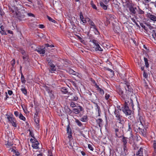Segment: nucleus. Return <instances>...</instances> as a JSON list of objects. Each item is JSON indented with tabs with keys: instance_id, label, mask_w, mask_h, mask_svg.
I'll return each instance as SVG.
<instances>
[{
	"instance_id": "obj_24",
	"label": "nucleus",
	"mask_w": 156,
	"mask_h": 156,
	"mask_svg": "<svg viewBox=\"0 0 156 156\" xmlns=\"http://www.w3.org/2000/svg\"><path fill=\"white\" fill-rule=\"evenodd\" d=\"M131 14H135L136 13V8H134L133 5H132L130 8L129 9Z\"/></svg>"
},
{
	"instance_id": "obj_5",
	"label": "nucleus",
	"mask_w": 156,
	"mask_h": 156,
	"mask_svg": "<svg viewBox=\"0 0 156 156\" xmlns=\"http://www.w3.org/2000/svg\"><path fill=\"white\" fill-rule=\"evenodd\" d=\"M115 136L119 138H121L123 134V131L120 130L119 127L116 125L114 126Z\"/></svg>"
},
{
	"instance_id": "obj_33",
	"label": "nucleus",
	"mask_w": 156,
	"mask_h": 156,
	"mask_svg": "<svg viewBox=\"0 0 156 156\" xmlns=\"http://www.w3.org/2000/svg\"><path fill=\"white\" fill-rule=\"evenodd\" d=\"M132 5V4L130 2H126L125 3V6L128 8L129 9L130 8Z\"/></svg>"
},
{
	"instance_id": "obj_18",
	"label": "nucleus",
	"mask_w": 156,
	"mask_h": 156,
	"mask_svg": "<svg viewBox=\"0 0 156 156\" xmlns=\"http://www.w3.org/2000/svg\"><path fill=\"white\" fill-rule=\"evenodd\" d=\"M5 115L7 117V119L8 122L10 123H11L13 121H16V119L13 117L12 115H9L6 114Z\"/></svg>"
},
{
	"instance_id": "obj_34",
	"label": "nucleus",
	"mask_w": 156,
	"mask_h": 156,
	"mask_svg": "<svg viewBox=\"0 0 156 156\" xmlns=\"http://www.w3.org/2000/svg\"><path fill=\"white\" fill-rule=\"evenodd\" d=\"M61 91L64 94H66L68 93L67 89L65 87H63L61 88Z\"/></svg>"
},
{
	"instance_id": "obj_59",
	"label": "nucleus",
	"mask_w": 156,
	"mask_h": 156,
	"mask_svg": "<svg viewBox=\"0 0 156 156\" xmlns=\"http://www.w3.org/2000/svg\"><path fill=\"white\" fill-rule=\"evenodd\" d=\"M20 50L23 55H24L25 54V51L22 48H20Z\"/></svg>"
},
{
	"instance_id": "obj_23",
	"label": "nucleus",
	"mask_w": 156,
	"mask_h": 156,
	"mask_svg": "<svg viewBox=\"0 0 156 156\" xmlns=\"http://www.w3.org/2000/svg\"><path fill=\"white\" fill-rule=\"evenodd\" d=\"M39 144V143H38L37 140L36 141H34V142L32 144V147L34 149H37L39 148V147L38 146Z\"/></svg>"
},
{
	"instance_id": "obj_19",
	"label": "nucleus",
	"mask_w": 156,
	"mask_h": 156,
	"mask_svg": "<svg viewBox=\"0 0 156 156\" xmlns=\"http://www.w3.org/2000/svg\"><path fill=\"white\" fill-rule=\"evenodd\" d=\"M96 122L100 127H101L103 126V120L101 118H99L96 120Z\"/></svg>"
},
{
	"instance_id": "obj_27",
	"label": "nucleus",
	"mask_w": 156,
	"mask_h": 156,
	"mask_svg": "<svg viewBox=\"0 0 156 156\" xmlns=\"http://www.w3.org/2000/svg\"><path fill=\"white\" fill-rule=\"evenodd\" d=\"M87 35L88 37V38L90 40V42H91L93 43L92 41H93V40H96L94 39V37H93L92 35L91 34H89V32L87 33Z\"/></svg>"
},
{
	"instance_id": "obj_40",
	"label": "nucleus",
	"mask_w": 156,
	"mask_h": 156,
	"mask_svg": "<svg viewBox=\"0 0 156 156\" xmlns=\"http://www.w3.org/2000/svg\"><path fill=\"white\" fill-rule=\"evenodd\" d=\"M19 118L23 121L26 120V118L23 115V114L20 113L19 116Z\"/></svg>"
},
{
	"instance_id": "obj_62",
	"label": "nucleus",
	"mask_w": 156,
	"mask_h": 156,
	"mask_svg": "<svg viewBox=\"0 0 156 156\" xmlns=\"http://www.w3.org/2000/svg\"><path fill=\"white\" fill-rule=\"evenodd\" d=\"M69 71L70 73L73 74H75V72L72 69H69Z\"/></svg>"
},
{
	"instance_id": "obj_4",
	"label": "nucleus",
	"mask_w": 156,
	"mask_h": 156,
	"mask_svg": "<svg viewBox=\"0 0 156 156\" xmlns=\"http://www.w3.org/2000/svg\"><path fill=\"white\" fill-rule=\"evenodd\" d=\"M125 103L123 106H126L128 107L129 108H132L134 110V105L133 103V100L131 98H129L126 100H124Z\"/></svg>"
},
{
	"instance_id": "obj_22",
	"label": "nucleus",
	"mask_w": 156,
	"mask_h": 156,
	"mask_svg": "<svg viewBox=\"0 0 156 156\" xmlns=\"http://www.w3.org/2000/svg\"><path fill=\"white\" fill-rule=\"evenodd\" d=\"M92 102L96 105V108L95 109L96 111H98V116H100L101 110L100 107L98 105L97 103H95V102H93L92 101Z\"/></svg>"
},
{
	"instance_id": "obj_35",
	"label": "nucleus",
	"mask_w": 156,
	"mask_h": 156,
	"mask_svg": "<svg viewBox=\"0 0 156 156\" xmlns=\"http://www.w3.org/2000/svg\"><path fill=\"white\" fill-rule=\"evenodd\" d=\"M21 80L22 83L24 84L25 83L26 81L24 76L23 74H22V75H21Z\"/></svg>"
},
{
	"instance_id": "obj_26",
	"label": "nucleus",
	"mask_w": 156,
	"mask_h": 156,
	"mask_svg": "<svg viewBox=\"0 0 156 156\" xmlns=\"http://www.w3.org/2000/svg\"><path fill=\"white\" fill-rule=\"evenodd\" d=\"M21 87V90L25 95H27V90L26 89L25 87L23 85H22Z\"/></svg>"
},
{
	"instance_id": "obj_46",
	"label": "nucleus",
	"mask_w": 156,
	"mask_h": 156,
	"mask_svg": "<svg viewBox=\"0 0 156 156\" xmlns=\"http://www.w3.org/2000/svg\"><path fill=\"white\" fill-rule=\"evenodd\" d=\"M45 46L47 50L48 47H50L51 48L54 47V46L53 44L49 45L48 44H45Z\"/></svg>"
},
{
	"instance_id": "obj_44",
	"label": "nucleus",
	"mask_w": 156,
	"mask_h": 156,
	"mask_svg": "<svg viewBox=\"0 0 156 156\" xmlns=\"http://www.w3.org/2000/svg\"><path fill=\"white\" fill-rule=\"evenodd\" d=\"M76 36L77 37L78 39L81 43H83L85 42L84 41L83 39L79 36L77 35H76Z\"/></svg>"
},
{
	"instance_id": "obj_43",
	"label": "nucleus",
	"mask_w": 156,
	"mask_h": 156,
	"mask_svg": "<svg viewBox=\"0 0 156 156\" xmlns=\"http://www.w3.org/2000/svg\"><path fill=\"white\" fill-rule=\"evenodd\" d=\"M87 22H88L90 26H91V25H93L94 24V22L89 18H87Z\"/></svg>"
},
{
	"instance_id": "obj_8",
	"label": "nucleus",
	"mask_w": 156,
	"mask_h": 156,
	"mask_svg": "<svg viewBox=\"0 0 156 156\" xmlns=\"http://www.w3.org/2000/svg\"><path fill=\"white\" fill-rule=\"evenodd\" d=\"M46 84L48 85H51L50 84H44L43 85V87H44L46 90L48 92L49 96L51 98L52 97L54 96V94L53 93L52 90L51 89V88L49 87H48L46 86Z\"/></svg>"
},
{
	"instance_id": "obj_47",
	"label": "nucleus",
	"mask_w": 156,
	"mask_h": 156,
	"mask_svg": "<svg viewBox=\"0 0 156 156\" xmlns=\"http://www.w3.org/2000/svg\"><path fill=\"white\" fill-rule=\"evenodd\" d=\"M90 4L92 6V7L95 9H97V8L96 5L94 4L93 3V1H91L90 2Z\"/></svg>"
},
{
	"instance_id": "obj_56",
	"label": "nucleus",
	"mask_w": 156,
	"mask_h": 156,
	"mask_svg": "<svg viewBox=\"0 0 156 156\" xmlns=\"http://www.w3.org/2000/svg\"><path fill=\"white\" fill-rule=\"evenodd\" d=\"M23 59H28V56L27 55L25 54L23 56Z\"/></svg>"
},
{
	"instance_id": "obj_25",
	"label": "nucleus",
	"mask_w": 156,
	"mask_h": 156,
	"mask_svg": "<svg viewBox=\"0 0 156 156\" xmlns=\"http://www.w3.org/2000/svg\"><path fill=\"white\" fill-rule=\"evenodd\" d=\"M100 5L101 7L104 9L106 10L107 9L108 5L104 4L103 2H102L101 1L100 2Z\"/></svg>"
},
{
	"instance_id": "obj_32",
	"label": "nucleus",
	"mask_w": 156,
	"mask_h": 156,
	"mask_svg": "<svg viewBox=\"0 0 156 156\" xmlns=\"http://www.w3.org/2000/svg\"><path fill=\"white\" fill-rule=\"evenodd\" d=\"M152 147L154 148V153L156 154V140L153 141Z\"/></svg>"
},
{
	"instance_id": "obj_20",
	"label": "nucleus",
	"mask_w": 156,
	"mask_h": 156,
	"mask_svg": "<svg viewBox=\"0 0 156 156\" xmlns=\"http://www.w3.org/2000/svg\"><path fill=\"white\" fill-rule=\"evenodd\" d=\"M121 138H122V139L121 140L122 142L123 143V145H127L128 138L127 137H125L124 136V135Z\"/></svg>"
},
{
	"instance_id": "obj_21",
	"label": "nucleus",
	"mask_w": 156,
	"mask_h": 156,
	"mask_svg": "<svg viewBox=\"0 0 156 156\" xmlns=\"http://www.w3.org/2000/svg\"><path fill=\"white\" fill-rule=\"evenodd\" d=\"M56 68L54 65H53L50 66L49 71L51 73H54L55 71H56Z\"/></svg>"
},
{
	"instance_id": "obj_37",
	"label": "nucleus",
	"mask_w": 156,
	"mask_h": 156,
	"mask_svg": "<svg viewBox=\"0 0 156 156\" xmlns=\"http://www.w3.org/2000/svg\"><path fill=\"white\" fill-rule=\"evenodd\" d=\"M116 118L117 120L119 121V123L122 124L124 121L122 119V116L120 115Z\"/></svg>"
},
{
	"instance_id": "obj_31",
	"label": "nucleus",
	"mask_w": 156,
	"mask_h": 156,
	"mask_svg": "<svg viewBox=\"0 0 156 156\" xmlns=\"http://www.w3.org/2000/svg\"><path fill=\"white\" fill-rule=\"evenodd\" d=\"M34 120L37 124H38L39 122V118L38 116H34Z\"/></svg>"
},
{
	"instance_id": "obj_38",
	"label": "nucleus",
	"mask_w": 156,
	"mask_h": 156,
	"mask_svg": "<svg viewBox=\"0 0 156 156\" xmlns=\"http://www.w3.org/2000/svg\"><path fill=\"white\" fill-rule=\"evenodd\" d=\"M140 26L146 31H148V29L147 27H146L144 25V23H140Z\"/></svg>"
},
{
	"instance_id": "obj_9",
	"label": "nucleus",
	"mask_w": 156,
	"mask_h": 156,
	"mask_svg": "<svg viewBox=\"0 0 156 156\" xmlns=\"http://www.w3.org/2000/svg\"><path fill=\"white\" fill-rule=\"evenodd\" d=\"M126 90V93L129 95H132L133 92V89L130 85H127L124 86Z\"/></svg>"
},
{
	"instance_id": "obj_48",
	"label": "nucleus",
	"mask_w": 156,
	"mask_h": 156,
	"mask_svg": "<svg viewBox=\"0 0 156 156\" xmlns=\"http://www.w3.org/2000/svg\"><path fill=\"white\" fill-rule=\"evenodd\" d=\"M152 34L153 37L155 39L156 38V30H153L152 31Z\"/></svg>"
},
{
	"instance_id": "obj_17",
	"label": "nucleus",
	"mask_w": 156,
	"mask_h": 156,
	"mask_svg": "<svg viewBox=\"0 0 156 156\" xmlns=\"http://www.w3.org/2000/svg\"><path fill=\"white\" fill-rule=\"evenodd\" d=\"M136 156H143V148L141 147L136 152Z\"/></svg>"
},
{
	"instance_id": "obj_51",
	"label": "nucleus",
	"mask_w": 156,
	"mask_h": 156,
	"mask_svg": "<svg viewBox=\"0 0 156 156\" xmlns=\"http://www.w3.org/2000/svg\"><path fill=\"white\" fill-rule=\"evenodd\" d=\"M105 69L106 70L110 71L111 73V74L112 75V76L114 75V72L112 70L110 69H109L108 68H105Z\"/></svg>"
},
{
	"instance_id": "obj_36",
	"label": "nucleus",
	"mask_w": 156,
	"mask_h": 156,
	"mask_svg": "<svg viewBox=\"0 0 156 156\" xmlns=\"http://www.w3.org/2000/svg\"><path fill=\"white\" fill-rule=\"evenodd\" d=\"M144 61L145 62V66L147 68L149 67V65L147 59V58L144 57Z\"/></svg>"
},
{
	"instance_id": "obj_14",
	"label": "nucleus",
	"mask_w": 156,
	"mask_h": 156,
	"mask_svg": "<svg viewBox=\"0 0 156 156\" xmlns=\"http://www.w3.org/2000/svg\"><path fill=\"white\" fill-rule=\"evenodd\" d=\"M139 120H140V124H141L143 126H147L146 125V123H145V121L144 120V117L141 115H139Z\"/></svg>"
},
{
	"instance_id": "obj_42",
	"label": "nucleus",
	"mask_w": 156,
	"mask_h": 156,
	"mask_svg": "<svg viewBox=\"0 0 156 156\" xmlns=\"http://www.w3.org/2000/svg\"><path fill=\"white\" fill-rule=\"evenodd\" d=\"M75 122L79 126L81 127L83 125L82 123L78 119H75Z\"/></svg>"
},
{
	"instance_id": "obj_39",
	"label": "nucleus",
	"mask_w": 156,
	"mask_h": 156,
	"mask_svg": "<svg viewBox=\"0 0 156 156\" xmlns=\"http://www.w3.org/2000/svg\"><path fill=\"white\" fill-rule=\"evenodd\" d=\"M114 114L116 118L120 116L119 110L116 109H115L114 111Z\"/></svg>"
},
{
	"instance_id": "obj_7",
	"label": "nucleus",
	"mask_w": 156,
	"mask_h": 156,
	"mask_svg": "<svg viewBox=\"0 0 156 156\" xmlns=\"http://www.w3.org/2000/svg\"><path fill=\"white\" fill-rule=\"evenodd\" d=\"M93 43L94 45V47L95 48V51H103L102 48H101L99 45L100 43L97 40H93Z\"/></svg>"
},
{
	"instance_id": "obj_53",
	"label": "nucleus",
	"mask_w": 156,
	"mask_h": 156,
	"mask_svg": "<svg viewBox=\"0 0 156 156\" xmlns=\"http://www.w3.org/2000/svg\"><path fill=\"white\" fill-rule=\"evenodd\" d=\"M0 33L2 35H6L7 34L6 33V32L4 30H0Z\"/></svg>"
},
{
	"instance_id": "obj_16",
	"label": "nucleus",
	"mask_w": 156,
	"mask_h": 156,
	"mask_svg": "<svg viewBox=\"0 0 156 156\" xmlns=\"http://www.w3.org/2000/svg\"><path fill=\"white\" fill-rule=\"evenodd\" d=\"M148 17L154 23L156 21V16L155 15L149 13L148 14Z\"/></svg>"
},
{
	"instance_id": "obj_63",
	"label": "nucleus",
	"mask_w": 156,
	"mask_h": 156,
	"mask_svg": "<svg viewBox=\"0 0 156 156\" xmlns=\"http://www.w3.org/2000/svg\"><path fill=\"white\" fill-rule=\"evenodd\" d=\"M48 156H53L52 151L51 150H49L48 151Z\"/></svg>"
},
{
	"instance_id": "obj_30",
	"label": "nucleus",
	"mask_w": 156,
	"mask_h": 156,
	"mask_svg": "<svg viewBox=\"0 0 156 156\" xmlns=\"http://www.w3.org/2000/svg\"><path fill=\"white\" fill-rule=\"evenodd\" d=\"M47 62H48V64L49 66H50L53 65H54L53 63V61L50 58H47Z\"/></svg>"
},
{
	"instance_id": "obj_11",
	"label": "nucleus",
	"mask_w": 156,
	"mask_h": 156,
	"mask_svg": "<svg viewBox=\"0 0 156 156\" xmlns=\"http://www.w3.org/2000/svg\"><path fill=\"white\" fill-rule=\"evenodd\" d=\"M73 111L74 113L78 114L80 112L84 111V109L82 106H77L76 108H73Z\"/></svg>"
},
{
	"instance_id": "obj_41",
	"label": "nucleus",
	"mask_w": 156,
	"mask_h": 156,
	"mask_svg": "<svg viewBox=\"0 0 156 156\" xmlns=\"http://www.w3.org/2000/svg\"><path fill=\"white\" fill-rule=\"evenodd\" d=\"M129 138L130 139L133 140L134 139V136L133 134V132L132 131H129Z\"/></svg>"
},
{
	"instance_id": "obj_3",
	"label": "nucleus",
	"mask_w": 156,
	"mask_h": 156,
	"mask_svg": "<svg viewBox=\"0 0 156 156\" xmlns=\"http://www.w3.org/2000/svg\"><path fill=\"white\" fill-rule=\"evenodd\" d=\"M117 92L120 97L124 100L128 99L129 96V95L126 93L124 94V91L120 88H118Z\"/></svg>"
},
{
	"instance_id": "obj_64",
	"label": "nucleus",
	"mask_w": 156,
	"mask_h": 156,
	"mask_svg": "<svg viewBox=\"0 0 156 156\" xmlns=\"http://www.w3.org/2000/svg\"><path fill=\"white\" fill-rule=\"evenodd\" d=\"M88 148L91 151H93L94 150V148L92 147V146L90 144H88Z\"/></svg>"
},
{
	"instance_id": "obj_54",
	"label": "nucleus",
	"mask_w": 156,
	"mask_h": 156,
	"mask_svg": "<svg viewBox=\"0 0 156 156\" xmlns=\"http://www.w3.org/2000/svg\"><path fill=\"white\" fill-rule=\"evenodd\" d=\"M16 121H13L11 123H10L12 125V126L14 127H16L17 126L16 124Z\"/></svg>"
},
{
	"instance_id": "obj_28",
	"label": "nucleus",
	"mask_w": 156,
	"mask_h": 156,
	"mask_svg": "<svg viewBox=\"0 0 156 156\" xmlns=\"http://www.w3.org/2000/svg\"><path fill=\"white\" fill-rule=\"evenodd\" d=\"M80 120L83 122H86L88 121V117L87 115H85L81 118L80 119Z\"/></svg>"
},
{
	"instance_id": "obj_15",
	"label": "nucleus",
	"mask_w": 156,
	"mask_h": 156,
	"mask_svg": "<svg viewBox=\"0 0 156 156\" xmlns=\"http://www.w3.org/2000/svg\"><path fill=\"white\" fill-rule=\"evenodd\" d=\"M96 90L99 92L101 95H103L105 92L103 89L100 87L97 84H96V87H95Z\"/></svg>"
},
{
	"instance_id": "obj_12",
	"label": "nucleus",
	"mask_w": 156,
	"mask_h": 156,
	"mask_svg": "<svg viewBox=\"0 0 156 156\" xmlns=\"http://www.w3.org/2000/svg\"><path fill=\"white\" fill-rule=\"evenodd\" d=\"M45 50H47L46 47H44L43 46H41L40 48L36 49L35 51L37 52L40 54H44L45 53Z\"/></svg>"
},
{
	"instance_id": "obj_61",
	"label": "nucleus",
	"mask_w": 156,
	"mask_h": 156,
	"mask_svg": "<svg viewBox=\"0 0 156 156\" xmlns=\"http://www.w3.org/2000/svg\"><path fill=\"white\" fill-rule=\"evenodd\" d=\"M94 30V32L96 34L98 35L99 34V32L98 31L97 27Z\"/></svg>"
},
{
	"instance_id": "obj_52",
	"label": "nucleus",
	"mask_w": 156,
	"mask_h": 156,
	"mask_svg": "<svg viewBox=\"0 0 156 156\" xmlns=\"http://www.w3.org/2000/svg\"><path fill=\"white\" fill-rule=\"evenodd\" d=\"M144 12L140 8L138 10V14H144Z\"/></svg>"
},
{
	"instance_id": "obj_1",
	"label": "nucleus",
	"mask_w": 156,
	"mask_h": 156,
	"mask_svg": "<svg viewBox=\"0 0 156 156\" xmlns=\"http://www.w3.org/2000/svg\"><path fill=\"white\" fill-rule=\"evenodd\" d=\"M15 17L17 18L19 21L24 20L26 19V16L27 15V12L25 11H18L17 12H15Z\"/></svg>"
},
{
	"instance_id": "obj_55",
	"label": "nucleus",
	"mask_w": 156,
	"mask_h": 156,
	"mask_svg": "<svg viewBox=\"0 0 156 156\" xmlns=\"http://www.w3.org/2000/svg\"><path fill=\"white\" fill-rule=\"evenodd\" d=\"M110 97V95L107 94H105V98L106 100H108L109 99Z\"/></svg>"
},
{
	"instance_id": "obj_50",
	"label": "nucleus",
	"mask_w": 156,
	"mask_h": 156,
	"mask_svg": "<svg viewBox=\"0 0 156 156\" xmlns=\"http://www.w3.org/2000/svg\"><path fill=\"white\" fill-rule=\"evenodd\" d=\"M133 115V114H132L131 115H127V116H129L128 117V119H129L131 120H133L134 119V115Z\"/></svg>"
},
{
	"instance_id": "obj_2",
	"label": "nucleus",
	"mask_w": 156,
	"mask_h": 156,
	"mask_svg": "<svg viewBox=\"0 0 156 156\" xmlns=\"http://www.w3.org/2000/svg\"><path fill=\"white\" fill-rule=\"evenodd\" d=\"M138 122H135L134 125V128L135 129V131H136V130H137V131H138L140 134H142L144 137H146L147 136V129H142L140 128V127H138L136 128L135 126L136 125L137 126Z\"/></svg>"
},
{
	"instance_id": "obj_45",
	"label": "nucleus",
	"mask_w": 156,
	"mask_h": 156,
	"mask_svg": "<svg viewBox=\"0 0 156 156\" xmlns=\"http://www.w3.org/2000/svg\"><path fill=\"white\" fill-rule=\"evenodd\" d=\"M47 18L51 22H52L53 23H56V21L54 20H53L52 19L51 17H50L49 16H47Z\"/></svg>"
},
{
	"instance_id": "obj_60",
	"label": "nucleus",
	"mask_w": 156,
	"mask_h": 156,
	"mask_svg": "<svg viewBox=\"0 0 156 156\" xmlns=\"http://www.w3.org/2000/svg\"><path fill=\"white\" fill-rule=\"evenodd\" d=\"M71 83L75 87H77L76 83L75 81L72 80L71 81Z\"/></svg>"
},
{
	"instance_id": "obj_29",
	"label": "nucleus",
	"mask_w": 156,
	"mask_h": 156,
	"mask_svg": "<svg viewBox=\"0 0 156 156\" xmlns=\"http://www.w3.org/2000/svg\"><path fill=\"white\" fill-rule=\"evenodd\" d=\"M128 129H127L128 131H131L132 130V128L133 126V125L131 122H128Z\"/></svg>"
},
{
	"instance_id": "obj_58",
	"label": "nucleus",
	"mask_w": 156,
	"mask_h": 156,
	"mask_svg": "<svg viewBox=\"0 0 156 156\" xmlns=\"http://www.w3.org/2000/svg\"><path fill=\"white\" fill-rule=\"evenodd\" d=\"M67 144H68V145H67V147H68L69 148L71 149L73 148V146L72 145V143L70 142L68 143Z\"/></svg>"
},
{
	"instance_id": "obj_13",
	"label": "nucleus",
	"mask_w": 156,
	"mask_h": 156,
	"mask_svg": "<svg viewBox=\"0 0 156 156\" xmlns=\"http://www.w3.org/2000/svg\"><path fill=\"white\" fill-rule=\"evenodd\" d=\"M67 132L68 134V137L69 139H71L72 137V129L69 125H68L67 127Z\"/></svg>"
},
{
	"instance_id": "obj_10",
	"label": "nucleus",
	"mask_w": 156,
	"mask_h": 156,
	"mask_svg": "<svg viewBox=\"0 0 156 156\" xmlns=\"http://www.w3.org/2000/svg\"><path fill=\"white\" fill-rule=\"evenodd\" d=\"M68 94L69 95L67 97L69 100L74 101H77L78 100V97L74 93H70L69 92Z\"/></svg>"
},
{
	"instance_id": "obj_6",
	"label": "nucleus",
	"mask_w": 156,
	"mask_h": 156,
	"mask_svg": "<svg viewBox=\"0 0 156 156\" xmlns=\"http://www.w3.org/2000/svg\"><path fill=\"white\" fill-rule=\"evenodd\" d=\"M131 108H129L127 106H123L122 107V111L125 114L126 116L127 115H130L132 114V111L131 110Z\"/></svg>"
},
{
	"instance_id": "obj_57",
	"label": "nucleus",
	"mask_w": 156,
	"mask_h": 156,
	"mask_svg": "<svg viewBox=\"0 0 156 156\" xmlns=\"http://www.w3.org/2000/svg\"><path fill=\"white\" fill-rule=\"evenodd\" d=\"M90 81L92 82V83L94 84V86L95 87H96V84H97L95 82V81L94 79H93L92 78H91L90 79Z\"/></svg>"
},
{
	"instance_id": "obj_49",
	"label": "nucleus",
	"mask_w": 156,
	"mask_h": 156,
	"mask_svg": "<svg viewBox=\"0 0 156 156\" xmlns=\"http://www.w3.org/2000/svg\"><path fill=\"white\" fill-rule=\"evenodd\" d=\"M70 106L72 108L75 107L76 106V104L75 102L71 101L70 103Z\"/></svg>"
}]
</instances>
